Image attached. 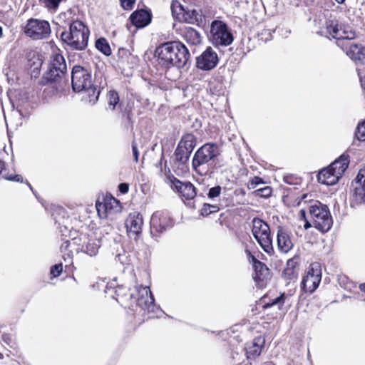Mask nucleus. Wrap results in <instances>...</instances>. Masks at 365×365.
Instances as JSON below:
<instances>
[{
    "instance_id": "obj_1",
    "label": "nucleus",
    "mask_w": 365,
    "mask_h": 365,
    "mask_svg": "<svg viewBox=\"0 0 365 365\" xmlns=\"http://www.w3.org/2000/svg\"><path fill=\"white\" fill-rule=\"evenodd\" d=\"M118 300L126 307H133L135 305L148 312H154L158 308L155 299L148 286L135 285L133 289H128V292L124 286H119L115 290Z\"/></svg>"
},
{
    "instance_id": "obj_2",
    "label": "nucleus",
    "mask_w": 365,
    "mask_h": 365,
    "mask_svg": "<svg viewBox=\"0 0 365 365\" xmlns=\"http://www.w3.org/2000/svg\"><path fill=\"white\" fill-rule=\"evenodd\" d=\"M160 65L165 68L183 67L190 58L188 49L180 41H168L160 44L155 51Z\"/></svg>"
},
{
    "instance_id": "obj_3",
    "label": "nucleus",
    "mask_w": 365,
    "mask_h": 365,
    "mask_svg": "<svg viewBox=\"0 0 365 365\" xmlns=\"http://www.w3.org/2000/svg\"><path fill=\"white\" fill-rule=\"evenodd\" d=\"M73 90L76 92H84L86 101L95 104L100 96V91L92 83L91 73L81 66H75L71 73Z\"/></svg>"
},
{
    "instance_id": "obj_4",
    "label": "nucleus",
    "mask_w": 365,
    "mask_h": 365,
    "mask_svg": "<svg viewBox=\"0 0 365 365\" xmlns=\"http://www.w3.org/2000/svg\"><path fill=\"white\" fill-rule=\"evenodd\" d=\"M90 31L88 28L81 21H72L68 31L61 34L65 46L72 51H83L88 46Z\"/></svg>"
},
{
    "instance_id": "obj_5",
    "label": "nucleus",
    "mask_w": 365,
    "mask_h": 365,
    "mask_svg": "<svg viewBox=\"0 0 365 365\" xmlns=\"http://www.w3.org/2000/svg\"><path fill=\"white\" fill-rule=\"evenodd\" d=\"M220 154L219 146L215 143H205L195 153L192 165L193 169L202 176L212 173L211 161Z\"/></svg>"
},
{
    "instance_id": "obj_6",
    "label": "nucleus",
    "mask_w": 365,
    "mask_h": 365,
    "mask_svg": "<svg viewBox=\"0 0 365 365\" xmlns=\"http://www.w3.org/2000/svg\"><path fill=\"white\" fill-rule=\"evenodd\" d=\"M208 38L216 47L228 46L234 41L231 29L221 20H214L211 23Z\"/></svg>"
},
{
    "instance_id": "obj_7",
    "label": "nucleus",
    "mask_w": 365,
    "mask_h": 365,
    "mask_svg": "<svg viewBox=\"0 0 365 365\" xmlns=\"http://www.w3.org/2000/svg\"><path fill=\"white\" fill-rule=\"evenodd\" d=\"M309 214L316 229L322 232H327L331 229L333 221L327 205L317 201L309 206Z\"/></svg>"
},
{
    "instance_id": "obj_8",
    "label": "nucleus",
    "mask_w": 365,
    "mask_h": 365,
    "mask_svg": "<svg viewBox=\"0 0 365 365\" xmlns=\"http://www.w3.org/2000/svg\"><path fill=\"white\" fill-rule=\"evenodd\" d=\"M252 233L262 250L269 255L274 252L272 240L270 236L269 226L267 222L258 217L252 222Z\"/></svg>"
},
{
    "instance_id": "obj_9",
    "label": "nucleus",
    "mask_w": 365,
    "mask_h": 365,
    "mask_svg": "<svg viewBox=\"0 0 365 365\" xmlns=\"http://www.w3.org/2000/svg\"><path fill=\"white\" fill-rule=\"evenodd\" d=\"M24 33L34 40L47 38L51 34L50 24L45 20L30 19L24 27Z\"/></svg>"
},
{
    "instance_id": "obj_10",
    "label": "nucleus",
    "mask_w": 365,
    "mask_h": 365,
    "mask_svg": "<svg viewBox=\"0 0 365 365\" xmlns=\"http://www.w3.org/2000/svg\"><path fill=\"white\" fill-rule=\"evenodd\" d=\"M150 224V235L155 237L171 228L174 225V222L167 212L159 210L152 215Z\"/></svg>"
},
{
    "instance_id": "obj_11",
    "label": "nucleus",
    "mask_w": 365,
    "mask_h": 365,
    "mask_svg": "<svg viewBox=\"0 0 365 365\" xmlns=\"http://www.w3.org/2000/svg\"><path fill=\"white\" fill-rule=\"evenodd\" d=\"M73 243L91 257L96 256L101 247L100 240L93 234H81L78 237L73 239Z\"/></svg>"
},
{
    "instance_id": "obj_12",
    "label": "nucleus",
    "mask_w": 365,
    "mask_h": 365,
    "mask_svg": "<svg viewBox=\"0 0 365 365\" xmlns=\"http://www.w3.org/2000/svg\"><path fill=\"white\" fill-rule=\"evenodd\" d=\"M96 207L101 218L112 217L113 215L120 213L122 210L120 202L112 196H106L103 202L98 201Z\"/></svg>"
},
{
    "instance_id": "obj_13",
    "label": "nucleus",
    "mask_w": 365,
    "mask_h": 365,
    "mask_svg": "<svg viewBox=\"0 0 365 365\" xmlns=\"http://www.w3.org/2000/svg\"><path fill=\"white\" fill-rule=\"evenodd\" d=\"M322 279V272L317 263L312 264L302 282V289L305 292L312 293L319 286Z\"/></svg>"
},
{
    "instance_id": "obj_14",
    "label": "nucleus",
    "mask_w": 365,
    "mask_h": 365,
    "mask_svg": "<svg viewBox=\"0 0 365 365\" xmlns=\"http://www.w3.org/2000/svg\"><path fill=\"white\" fill-rule=\"evenodd\" d=\"M125 227L130 238L138 240L142 233L143 219L139 212L130 213L125 220Z\"/></svg>"
},
{
    "instance_id": "obj_15",
    "label": "nucleus",
    "mask_w": 365,
    "mask_h": 365,
    "mask_svg": "<svg viewBox=\"0 0 365 365\" xmlns=\"http://www.w3.org/2000/svg\"><path fill=\"white\" fill-rule=\"evenodd\" d=\"M218 63L217 53L208 47L200 56L197 58V67L204 71H210L214 68Z\"/></svg>"
},
{
    "instance_id": "obj_16",
    "label": "nucleus",
    "mask_w": 365,
    "mask_h": 365,
    "mask_svg": "<svg viewBox=\"0 0 365 365\" xmlns=\"http://www.w3.org/2000/svg\"><path fill=\"white\" fill-rule=\"evenodd\" d=\"M168 180L182 197L187 200H191L195 197L197 194L195 187L190 182H181L173 175H169Z\"/></svg>"
},
{
    "instance_id": "obj_17",
    "label": "nucleus",
    "mask_w": 365,
    "mask_h": 365,
    "mask_svg": "<svg viewBox=\"0 0 365 365\" xmlns=\"http://www.w3.org/2000/svg\"><path fill=\"white\" fill-rule=\"evenodd\" d=\"M255 274L253 279L259 288H263L270 279L269 268L262 262L253 257Z\"/></svg>"
},
{
    "instance_id": "obj_18",
    "label": "nucleus",
    "mask_w": 365,
    "mask_h": 365,
    "mask_svg": "<svg viewBox=\"0 0 365 365\" xmlns=\"http://www.w3.org/2000/svg\"><path fill=\"white\" fill-rule=\"evenodd\" d=\"M343 46H345L344 49L346 55L354 61L361 64L365 63V48L361 45L347 41Z\"/></svg>"
},
{
    "instance_id": "obj_19",
    "label": "nucleus",
    "mask_w": 365,
    "mask_h": 365,
    "mask_svg": "<svg viewBox=\"0 0 365 365\" xmlns=\"http://www.w3.org/2000/svg\"><path fill=\"white\" fill-rule=\"evenodd\" d=\"M277 247L281 252L287 253L293 247V242L290 234L282 227L277 230Z\"/></svg>"
},
{
    "instance_id": "obj_20",
    "label": "nucleus",
    "mask_w": 365,
    "mask_h": 365,
    "mask_svg": "<svg viewBox=\"0 0 365 365\" xmlns=\"http://www.w3.org/2000/svg\"><path fill=\"white\" fill-rule=\"evenodd\" d=\"M182 21L202 26L206 23V17L200 9H187L184 14Z\"/></svg>"
},
{
    "instance_id": "obj_21",
    "label": "nucleus",
    "mask_w": 365,
    "mask_h": 365,
    "mask_svg": "<svg viewBox=\"0 0 365 365\" xmlns=\"http://www.w3.org/2000/svg\"><path fill=\"white\" fill-rule=\"evenodd\" d=\"M133 26L137 28H143L151 21V15L145 10L141 9L134 11L130 16Z\"/></svg>"
},
{
    "instance_id": "obj_22",
    "label": "nucleus",
    "mask_w": 365,
    "mask_h": 365,
    "mask_svg": "<svg viewBox=\"0 0 365 365\" xmlns=\"http://www.w3.org/2000/svg\"><path fill=\"white\" fill-rule=\"evenodd\" d=\"M356 180L355 196L357 200L365 202V167L359 170Z\"/></svg>"
},
{
    "instance_id": "obj_23",
    "label": "nucleus",
    "mask_w": 365,
    "mask_h": 365,
    "mask_svg": "<svg viewBox=\"0 0 365 365\" xmlns=\"http://www.w3.org/2000/svg\"><path fill=\"white\" fill-rule=\"evenodd\" d=\"M318 182L327 185H332L336 184L339 180V177L334 173L333 170L330 168V166L322 169L318 174L317 176Z\"/></svg>"
},
{
    "instance_id": "obj_24",
    "label": "nucleus",
    "mask_w": 365,
    "mask_h": 365,
    "mask_svg": "<svg viewBox=\"0 0 365 365\" xmlns=\"http://www.w3.org/2000/svg\"><path fill=\"white\" fill-rule=\"evenodd\" d=\"M64 73H60L56 68H51V63H49L48 70L44 74L43 78L47 83L51 84L56 83V89L58 88H62V79L64 76Z\"/></svg>"
},
{
    "instance_id": "obj_25",
    "label": "nucleus",
    "mask_w": 365,
    "mask_h": 365,
    "mask_svg": "<svg viewBox=\"0 0 365 365\" xmlns=\"http://www.w3.org/2000/svg\"><path fill=\"white\" fill-rule=\"evenodd\" d=\"M349 165L348 156L341 155L337 160L332 163L329 166L333 170L334 173L339 178L342 176L345 170L347 169Z\"/></svg>"
},
{
    "instance_id": "obj_26",
    "label": "nucleus",
    "mask_w": 365,
    "mask_h": 365,
    "mask_svg": "<svg viewBox=\"0 0 365 365\" xmlns=\"http://www.w3.org/2000/svg\"><path fill=\"white\" fill-rule=\"evenodd\" d=\"M263 342L262 339L257 338L251 343L247 344L245 350L248 359L255 358L260 354Z\"/></svg>"
},
{
    "instance_id": "obj_27",
    "label": "nucleus",
    "mask_w": 365,
    "mask_h": 365,
    "mask_svg": "<svg viewBox=\"0 0 365 365\" xmlns=\"http://www.w3.org/2000/svg\"><path fill=\"white\" fill-rule=\"evenodd\" d=\"M341 25H339L338 21L335 19H327L325 22L324 28L320 31L322 35L331 36L335 38V33L339 31Z\"/></svg>"
},
{
    "instance_id": "obj_28",
    "label": "nucleus",
    "mask_w": 365,
    "mask_h": 365,
    "mask_svg": "<svg viewBox=\"0 0 365 365\" xmlns=\"http://www.w3.org/2000/svg\"><path fill=\"white\" fill-rule=\"evenodd\" d=\"M185 41L191 45H197L201 43L200 34L193 28L187 27L183 32Z\"/></svg>"
},
{
    "instance_id": "obj_29",
    "label": "nucleus",
    "mask_w": 365,
    "mask_h": 365,
    "mask_svg": "<svg viewBox=\"0 0 365 365\" xmlns=\"http://www.w3.org/2000/svg\"><path fill=\"white\" fill-rule=\"evenodd\" d=\"M178 145L179 149L182 148L192 153L196 146V138L192 134H186L182 137Z\"/></svg>"
},
{
    "instance_id": "obj_30",
    "label": "nucleus",
    "mask_w": 365,
    "mask_h": 365,
    "mask_svg": "<svg viewBox=\"0 0 365 365\" xmlns=\"http://www.w3.org/2000/svg\"><path fill=\"white\" fill-rule=\"evenodd\" d=\"M356 37L355 31L348 26H340L339 31L335 33V38L336 40L350 41Z\"/></svg>"
},
{
    "instance_id": "obj_31",
    "label": "nucleus",
    "mask_w": 365,
    "mask_h": 365,
    "mask_svg": "<svg viewBox=\"0 0 365 365\" xmlns=\"http://www.w3.org/2000/svg\"><path fill=\"white\" fill-rule=\"evenodd\" d=\"M51 68H56L60 73H66L67 66L64 57L59 53L53 54L51 58Z\"/></svg>"
},
{
    "instance_id": "obj_32",
    "label": "nucleus",
    "mask_w": 365,
    "mask_h": 365,
    "mask_svg": "<svg viewBox=\"0 0 365 365\" xmlns=\"http://www.w3.org/2000/svg\"><path fill=\"white\" fill-rule=\"evenodd\" d=\"M170 9L173 18L178 20L179 21H182L186 10L181 5V4L177 0L173 1Z\"/></svg>"
},
{
    "instance_id": "obj_33",
    "label": "nucleus",
    "mask_w": 365,
    "mask_h": 365,
    "mask_svg": "<svg viewBox=\"0 0 365 365\" xmlns=\"http://www.w3.org/2000/svg\"><path fill=\"white\" fill-rule=\"evenodd\" d=\"M175 155L176 160L180 164L184 165L187 163L191 153L187 152V150H185V149H182V148L179 149V146L178 145V147L175 151Z\"/></svg>"
},
{
    "instance_id": "obj_34",
    "label": "nucleus",
    "mask_w": 365,
    "mask_h": 365,
    "mask_svg": "<svg viewBox=\"0 0 365 365\" xmlns=\"http://www.w3.org/2000/svg\"><path fill=\"white\" fill-rule=\"evenodd\" d=\"M107 101L108 108L110 110H114L119 103L118 93L115 91H110L107 94Z\"/></svg>"
},
{
    "instance_id": "obj_35",
    "label": "nucleus",
    "mask_w": 365,
    "mask_h": 365,
    "mask_svg": "<svg viewBox=\"0 0 365 365\" xmlns=\"http://www.w3.org/2000/svg\"><path fill=\"white\" fill-rule=\"evenodd\" d=\"M96 47L106 56H109L111 53L110 47L104 38H101L96 41Z\"/></svg>"
},
{
    "instance_id": "obj_36",
    "label": "nucleus",
    "mask_w": 365,
    "mask_h": 365,
    "mask_svg": "<svg viewBox=\"0 0 365 365\" xmlns=\"http://www.w3.org/2000/svg\"><path fill=\"white\" fill-rule=\"evenodd\" d=\"M63 0H40L41 4H43L48 10L51 11H56L60 3Z\"/></svg>"
},
{
    "instance_id": "obj_37",
    "label": "nucleus",
    "mask_w": 365,
    "mask_h": 365,
    "mask_svg": "<svg viewBox=\"0 0 365 365\" xmlns=\"http://www.w3.org/2000/svg\"><path fill=\"white\" fill-rule=\"evenodd\" d=\"M285 295L284 294L272 299L269 302L267 303L264 307L265 308L277 306L279 309H281L284 303Z\"/></svg>"
},
{
    "instance_id": "obj_38",
    "label": "nucleus",
    "mask_w": 365,
    "mask_h": 365,
    "mask_svg": "<svg viewBox=\"0 0 365 365\" xmlns=\"http://www.w3.org/2000/svg\"><path fill=\"white\" fill-rule=\"evenodd\" d=\"M220 210L218 205L204 204L201 209V215L203 216H207L211 213L217 212Z\"/></svg>"
},
{
    "instance_id": "obj_39",
    "label": "nucleus",
    "mask_w": 365,
    "mask_h": 365,
    "mask_svg": "<svg viewBox=\"0 0 365 365\" xmlns=\"http://www.w3.org/2000/svg\"><path fill=\"white\" fill-rule=\"evenodd\" d=\"M355 136L359 140L365 141V120L358 125Z\"/></svg>"
},
{
    "instance_id": "obj_40",
    "label": "nucleus",
    "mask_w": 365,
    "mask_h": 365,
    "mask_svg": "<svg viewBox=\"0 0 365 365\" xmlns=\"http://www.w3.org/2000/svg\"><path fill=\"white\" fill-rule=\"evenodd\" d=\"M115 260H118L122 264H129L130 263V258L128 253L123 251L115 256Z\"/></svg>"
},
{
    "instance_id": "obj_41",
    "label": "nucleus",
    "mask_w": 365,
    "mask_h": 365,
    "mask_svg": "<svg viewBox=\"0 0 365 365\" xmlns=\"http://www.w3.org/2000/svg\"><path fill=\"white\" fill-rule=\"evenodd\" d=\"M222 187L219 185L211 187L209 190V192L207 193V196L210 199L215 198L218 197L221 193Z\"/></svg>"
},
{
    "instance_id": "obj_42",
    "label": "nucleus",
    "mask_w": 365,
    "mask_h": 365,
    "mask_svg": "<svg viewBox=\"0 0 365 365\" xmlns=\"http://www.w3.org/2000/svg\"><path fill=\"white\" fill-rule=\"evenodd\" d=\"M63 271V266L61 264L53 265L51 269V274L56 277L61 274Z\"/></svg>"
},
{
    "instance_id": "obj_43",
    "label": "nucleus",
    "mask_w": 365,
    "mask_h": 365,
    "mask_svg": "<svg viewBox=\"0 0 365 365\" xmlns=\"http://www.w3.org/2000/svg\"><path fill=\"white\" fill-rule=\"evenodd\" d=\"M257 194L262 197H267L272 193V190L269 187H265L263 188H260L257 190L256 191Z\"/></svg>"
},
{
    "instance_id": "obj_44",
    "label": "nucleus",
    "mask_w": 365,
    "mask_h": 365,
    "mask_svg": "<svg viewBox=\"0 0 365 365\" xmlns=\"http://www.w3.org/2000/svg\"><path fill=\"white\" fill-rule=\"evenodd\" d=\"M120 1L122 7L127 10L131 9L135 3V0H120Z\"/></svg>"
},
{
    "instance_id": "obj_45",
    "label": "nucleus",
    "mask_w": 365,
    "mask_h": 365,
    "mask_svg": "<svg viewBox=\"0 0 365 365\" xmlns=\"http://www.w3.org/2000/svg\"><path fill=\"white\" fill-rule=\"evenodd\" d=\"M261 183H263L262 180L259 177H254L249 184V187L251 189H255L257 186Z\"/></svg>"
},
{
    "instance_id": "obj_46",
    "label": "nucleus",
    "mask_w": 365,
    "mask_h": 365,
    "mask_svg": "<svg viewBox=\"0 0 365 365\" xmlns=\"http://www.w3.org/2000/svg\"><path fill=\"white\" fill-rule=\"evenodd\" d=\"M298 264V256H294V257L289 259L287 260V264L289 268L294 269L297 264Z\"/></svg>"
},
{
    "instance_id": "obj_47",
    "label": "nucleus",
    "mask_w": 365,
    "mask_h": 365,
    "mask_svg": "<svg viewBox=\"0 0 365 365\" xmlns=\"http://www.w3.org/2000/svg\"><path fill=\"white\" fill-rule=\"evenodd\" d=\"M132 150H133V157L135 158V162H138V161L139 153H138V148H137V145H136L135 141H133V143H132Z\"/></svg>"
},
{
    "instance_id": "obj_48",
    "label": "nucleus",
    "mask_w": 365,
    "mask_h": 365,
    "mask_svg": "<svg viewBox=\"0 0 365 365\" xmlns=\"http://www.w3.org/2000/svg\"><path fill=\"white\" fill-rule=\"evenodd\" d=\"M118 189H119V191L123 193V194H125L128 192V190H129V185L127 183H120L119 185H118Z\"/></svg>"
},
{
    "instance_id": "obj_49",
    "label": "nucleus",
    "mask_w": 365,
    "mask_h": 365,
    "mask_svg": "<svg viewBox=\"0 0 365 365\" xmlns=\"http://www.w3.org/2000/svg\"><path fill=\"white\" fill-rule=\"evenodd\" d=\"M6 180L16 181V182H23V178L20 175H10L5 178Z\"/></svg>"
},
{
    "instance_id": "obj_50",
    "label": "nucleus",
    "mask_w": 365,
    "mask_h": 365,
    "mask_svg": "<svg viewBox=\"0 0 365 365\" xmlns=\"http://www.w3.org/2000/svg\"><path fill=\"white\" fill-rule=\"evenodd\" d=\"M2 340L7 344H10L11 342V337L9 334H4L2 336Z\"/></svg>"
},
{
    "instance_id": "obj_51",
    "label": "nucleus",
    "mask_w": 365,
    "mask_h": 365,
    "mask_svg": "<svg viewBox=\"0 0 365 365\" xmlns=\"http://www.w3.org/2000/svg\"><path fill=\"white\" fill-rule=\"evenodd\" d=\"M4 169V163L0 160V173Z\"/></svg>"
},
{
    "instance_id": "obj_52",
    "label": "nucleus",
    "mask_w": 365,
    "mask_h": 365,
    "mask_svg": "<svg viewBox=\"0 0 365 365\" xmlns=\"http://www.w3.org/2000/svg\"><path fill=\"white\" fill-rule=\"evenodd\" d=\"M304 227L306 230H307L312 227V225L308 221H307L306 223L304 224Z\"/></svg>"
},
{
    "instance_id": "obj_53",
    "label": "nucleus",
    "mask_w": 365,
    "mask_h": 365,
    "mask_svg": "<svg viewBox=\"0 0 365 365\" xmlns=\"http://www.w3.org/2000/svg\"><path fill=\"white\" fill-rule=\"evenodd\" d=\"M360 289L365 292V283L360 284Z\"/></svg>"
},
{
    "instance_id": "obj_54",
    "label": "nucleus",
    "mask_w": 365,
    "mask_h": 365,
    "mask_svg": "<svg viewBox=\"0 0 365 365\" xmlns=\"http://www.w3.org/2000/svg\"><path fill=\"white\" fill-rule=\"evenodd\" d=\"M335 1H336L337 3H339V4H343V3L345 1V0H335Z\"/></svg>"
},
{
    "instance_id": "obj_55",
    "label": "nucleus",
    "mask_w": 365,
    "mask_h": 365,
    "mask_svg": "<svg viewBox=\"0 0 365 365\" xmlns=\"http://www.w3.org/2000/svg\"><path fill=\"white\" fill-rule=\"evenodd\" d=\"M300 213H301V215H302V217H305V212H304V210H302L300 211Z\"/></svg>"
},
{
    "instance_id": "obj_56",
    "label": "nucleus",
    "mask_w": 365,
    "mask_h": 365,
    "mask_svg": "<svg viewBox=\"0 0 365 365\" xmlns=\"http://www.w3.org/2000/svg\"><path fill=\"white\" fill-rule=\"evenodd\" d=\"M2 36V28L0 26V37Z\"/></svg>"
},
{
    "instance_id": "obj_57",
    "label": "nucleus",
    "mask_w": 365,
    "mask_h": 365,
    "mask_svg": "<svg viewBox=\"0 0 365 365\" xmlns=\"http://www.w3.org/2000/svg\"><path fill=\"white\" fill-rule=\"evenodd\" d=\"M27 185H28L29 186V187L32 190V187H31V185L29 182H27Z\"/></svg>"
},
{
    "instance_id": "obj_58",
    "label": "nucleus",
    "mask_w": 365,
    "mask_h": 365,
    "mask_svg": "<svg viewBox=\"0 0 365 365\" xmlns=\"http://www.w3.org/2000/svg\"><path fill=\"white\" fill-rule=\"evenodd\" d=\"M3 358V354L0 353V359Z\"/></svg>"
}]
</instances>
